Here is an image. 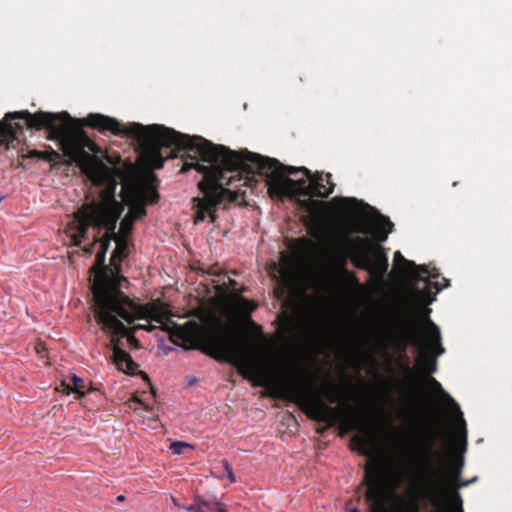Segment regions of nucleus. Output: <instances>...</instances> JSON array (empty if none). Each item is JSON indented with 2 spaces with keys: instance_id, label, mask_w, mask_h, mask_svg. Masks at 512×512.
Instances as JSON below:
<instances>
[{
  "instance_id": "nucleus-1",
  "label": "nucleus",
  "mask_w": 512,
  "mask_h": 512,
  "mask_svg": "<svg viewBox=\"0 0 512 512\" xmlns=\"http://www.w3.org/2000/svg\"><path fill=\"white\" fill-rule=\"evenodd\" d=\"M123 136H132L138 141L146 164L153 169H160L164 164L162 147L187 151L181 172L196 169L204 175L198 184L203 197L194 199L195 224L204 221L207 216L213 222L215 209L223 199L226 196H229L230 201L235 199L233 193L223 187L224 184L232 185V177H227V173L263 177L271 196L327 197L333 192L330 174L326 175V179L321 174L312 177L304 167L284 166L274 158L249 151L238 153L201 136L182 134L163 125L132 123L123 126Z\"/></svg>"
},
{
  "instance_id": "nucleus-2",
  "label": "nucleus",
  "mask_w": 512,
  "mask_h": 512,
  "mask_svg": "<svg viewBox=\"0 0 512 512\" xmlns=\"http://www.w3.org/2000/svg\"><path fill=\"white\" fill-rule=\"evenodd\" d=\"M135 305L141 306L134 302ZM152 305L157 309L158 317L146 318L148 323L157 322L163 325V330L170 335L171 341L176 344L182 343L187 348L198 349L210 355L216 360L225 361L233 365L238 373L245 379L252 381L254 386L266 387L271 390L272 395L289 399L294 402L303 403L308 407L310 418L327 423L334 424V408L325 404L319 397L312 395V386L310 383L299 379L274 378L262 365L261 354L258 350L244 347L235 336L231 327L218 317H211L204 325L196 321H187L184 325H178L167 318L166 312L155 303H148L144 306ZM124 326L123 332L106 331L113 336H127L128 341L138 346V340L131 334L123 322L129 324L122 317L118 318ZM137 320H139L137 318ZM136 318L130 322L132 324ZM155 326L136 325L132 328L133 332L138 329L152 331Z\"/></svg>"
},
{
  "instance_id": "nucleus-3",
  "label": "nucleus",
  "mask_w": 512,
  "mask_h": 512,
  "mask_svg": "<svg viewBox=\"0 0 512 512\" xmlns=\"http://www.w3.org/2000/svg\"><path fill=\"white\" fill-rule=\"evenodd\" d=\"M116 183L104 189L99 199L83 204L74 214L66 227V234L72 245L79 246L82 242L92 239L93 243L83 248L91 254L95 243L99 240L97 233L90 235L89 227L99 231L104 229V240H114L116 249L113 258L127 256V237L133 231L136 220L146 216V206L155 203L158 193L147 186L137 183L122 185V201L115 196Z\"/></svg>"
},
{
  "instance_id": "nucleus-4",
  "label": "nucleus",
  "mask_w": 512,
  "mask_h": 512,
  "mask_svg": "<svg viewBox=\"0 0 512 512\" xmlns=\"http://www.w3.org/2000/svg\"><path fill=\"white\" fill-rule=\"evenodd\" d=\"M12 119H23L30 128L41 130L46 128L49 131V139L58 140L61 149L72 162H75L82 171L96 184H100L105 177V167L90 154L86 149L96 152L95 144L82 132L72 129V118L66 112L50 113L39 111L31 114L28 111H17L7 113L0 122V137H12L22 126L18 123L12 124Z\"/></svg>"
},
{
  "instance_id": "nucleus-5",
  "label": "nucleus",
  "mask_w": 512,
  "mask_h": 512,
  "mask_svg": "<svg viewBox=\"0 0 512 512\" xmlns=\"http://www.w3.org/2000/svg\"><path fill=\"white\" fill-rule=\"evenodd\" d=\"M108 241L101 242V250L97 252L95 279L92 284L93 291V312L99 326L106 331L123 332L124 326L119 317L129 323L135 318L146 319L158 317L155 306H137L122 291V282L126 279L118 274H109L104 265Z\"/></svg>"
},
{
  "instance_id": "nucleus-6",
  "label": "nucleus",
  "mask_w": 512,
  "mask_h": 512,
  "mask_svg": "<svg viewBox=\"0 0 512 512\" xmlns=\"http://www.w3.org/2000/svg\"><path fill=\"white\" fill-rule=\"evenodd\" d=\"M392 223L382 215H378L372 224L366 221L355 223H345L335 231L331 248L345 262L350 258L353 264L363 270L368 271L375 278H382L387 270V259L382 250L376 252V261L370 258L373 249L371 241L367 237L354 236L353 233L374 234L379 240L384 241L387 238Z\"/></svg>"
},
{
  "instance_id": "nucleus-7",
  "label": "nucleus",
  "mask_w": 512,
  "mask_h": 512,
  "mask_svg": "<svg viewBox=\"0 0 512 512\" xmlns=\"http://www.w3.org/2000/svg\"><path fill=\"white\" fill-rule=\"evenodd\" d=\"M441 435H444V431L434 425L424 437H421L416 446L420 468L419 495L437 507L444 506L445 488L447 485L444 473L439 469H434L432 465V456H440L438 452L433 451V448L436 440Z\"/></svg>"
},
{
  "instance_id": "nucleus-8",
  "label": "nucleus",
  "mask_w": 512,
  "mask_h": 512,
  "mask_svg": "<svg viewBox=\"0 0 512 512\" xmlns=\"http://www.w3.org/2000/svg\"><path fill=\"white\" fill-rule=\"evenodd\" d=\"M407 340L419 350L417 364L420 369L428 375L435 373L436 358L445 352L439 327L426 317L424 327L418 332H410Z\"/></svg>"
},
{
  "instance_id": "nucleus-9",
  "label": "nucleus",
  "mask_w": 512,
  "mask_h": 512,
  "mask_svg": "<svg viewBox=\"0 0 512 512\" xmlns=\"http://www.w3.org/2000/svg\"><path fill=\"white\" fill-rule=\"evenodd\" d=\"M394 262L397 265H404V272L411 278H416L427 283L429 287H434L440 291L449 286V281L438 275L436 271H429L425 266H417L414 262L405 259L402 254L397 251L394 254Z\"/></svg>"
},
{
  "instance_id": "nucleus-10",
  "label": "nucleus",
  "mask_w": 512,
  "mask_h": 512,
  "mask_svg": "<svg viewBox=\"0 0 512 512\" xmlns=\"http://www.w3.org/2000/svg\"><path fill=\"white\" fill-rule=\"evenodd\" d=\"M427 384L431 388V390L440 398V401L446 405L451 413L455 415L457 418V421L459 422L463 434V438H466V427H465V421L463 419V414L460 410V407L458 403L451 397L450 394H448L442 387V385L435 379V378H429L427 380Z\"/></svg>"
},
{
  "instance_id": "nucleus-11",
  "label": "nucleus",
  "mask_w": 512,
  "mask_h": 512,
  "mask_svg": "<svg viewBox=\"0 0 512 512\" xmlns=\"http://www.w3.org/2000/svg\"><path fill=\"white\" fill-rule=\"evenodd\" d=\"M110 344L113 350L114 362L120 370H133L134 362L128 353L120 348V339L112 337Z\"/></svg>"
},
{
  "instance_id": "nucleus-12",
  "label": "nucleus",
  "mask_w": 512,
  "mask_h": 512,
  "mask_svg": "<svg viewBox=\"0 0 512 512\" xmlns=\"http://www.w3.org/2000/svg\"><path fill=\"white\" fill-rule=\"evenodd\" d=\"M274 269L278 271L281 282L285 286H291L294 281V270L290 263L285 261L280 267L274 266Z\"/></svg>"
},
{
  "instance_id": "nucleus-13",
  "label": "nucleus",
  "mask_w": 512,
  "mask_h": 512,
  "mask_svg": "<svg viewBox=\"0 0 512 512\" xmlns=\"http://www.w3.org/2000/svg\"><path fill=\"white\" fill-rule=\"evenodd\" d=\"M324 396L332 404L339 403L341 401V393L334 386H327L324 390Z\"/></svg>"
},
{
  "instance_id": "nucleus-14",
  "label": "nucleus",
  "mask_w": 512,
  "mask_h": 512,
  "mask_svg": "<svg viewBox=\"0 0 512 512\" xmlns=\"http://www.w3.org/2000/svg\"><path fill=\"white\" fill-rule=\"evenodd\" d=\"M128 408L137 412L142 407L145 411L150 412L152 411V408L145 404L141 399H139L137 396H133L128 402H127Z\"/></svg>"
},
{
  "instance_id": "nucleus-15",
  "label": "nucleus",
  "mask_w": 512,
  "mask_h": 512,
  "mask_svg": "<svg viewBox=\"0 0 512 512\" xmlns=\"http://www.w3.org/2000/svg\"><path fill=\"white\" fill-rule=\"evenodd\" d=\"M71 381L73 384V388L70 389L68 386L67 387L68 391H73L75 393H78L80 395V397L84 396V392L82 391L85 388L83 379L78 377L77 375H72Z\"/></svg>"
},
{
  "instance_id": "nucleus-16",
  "label": "nucleus",
  "mask_w": 512,
  "mask_h": 512,
  "mask_svg": "<svg viewBox=\"0 0 512 512\" xmlns=\"http://www.w3.org/2000/svg\"><path fill=\"white\" fill-rule=\"evenodd\" d=\"M193 449V446L187 442L174 441L170 444L169 450L175 455L182 454L184 449Z\"/></svg>"
},
{
  "instance_id": "nucleus-17",
  "label": "nucleus",
  "mask_w": 512,
  "mask_h": 512,
  "mask_svg": "<svg viewBox=\"0 0 512 512\" xmlns=\"http://www.w3.org/2000/svg\"><path fill=\"white\" fill-rule=\"evenodd\" d=\"M238 308L242 313L249 315L256 309V305L246 299H240L238 302Z\"/></svg>"
},
{
  "instance_id": "nucleus-18",
  "label": "nucleus",
  "mask_w": 512,
  "mask_h": 512,
  "mask_svg": "<svg viewBox=\"0 0 512 512\" xmlns=\"http://www.w3.org/2000/svg\"><path fill=\"white\" fill-rule=\"evenodd\" d=\"M251 326L256 334V337H257V340H256V344L259 345V346H266L267 345V340L266 338L264 337L263 335V331H262V328L261 326L259 325H256L254 324L253 322H251Z\"/></svg>"
},
{
  "instance_id": "nucleus-19",
  "label": "nucleus",
  "mask_w": 512,
  "mask_h": 512,
  "mask_svg": "<svg viewBox=\"0 0 512 512\" xmlns=\"http://www.w3.org/2000/svg\"><path fill=\"white\" fill-rule=\"evenodd\" d=\"M222 466L226 472V475H227V478L229 479V481L231 483L236 482V477L233 473V469H232L231 465L229 464V462L226 460L222 461Z\"/></svg>"
},
{
  "instance_id": "nucleus-20",
  "label": "nucleus",
  "mask_w": 512,
  "mask_h": 512,
  "mask_svg": "<svg viewBox=\"0 0 512 512\" xmlns=\"http://www.w3.org/2000/svg\"><path fill=\"white\" fill-rule=\"evenodd\" d=\"M182 509L193 512H207L203 509V505L197 500L194 504L181 506Z\"/></svg>"
},
{
  "instance_id": "nucleus-21",
  "label": "nucleus",
  "mask_w": 512,
  "mask_h": 512,
  "mask_svg": "<svg viewBox=\"0 0 512 512\" xmlns=\"http://www.w3.org/2000/svg\"><path fill=\"white\" fill-rule=\"evenodd\" d=\"M354 441L360 446L361 452L364 454H369L367 445H368V439L365 437H355Z\"/></svg>"
},
{
  "instance_id": "nucleus-22",
  "label": "nucleus",
  "mask_w": 512,
  "mask_h": 512,
  "mask_svg": "<svg viewBox=\"0 0 512 512\" xmlns=\"http://www.w3.org/2000/svg\"><path fill=\"white\" fill-rule=\"evenodd\" d=\"M406 512H419V506L415 501H410L406 505Z\"/></svg>"
},
{
  "instance_id": "nucleus-23",
  "label": "nucleus",
  "mask_w": 512,
  "mask_h": 512,
  "mask_svg": "<svg viewBox=\"0 0 512 512\" xmlns=\"http://www.w3.org/2000/svg\"><path fill=\"white\" fill-rule=\"evenodd\" d=\"M197 500L199 501V503L201 505H203V509L206 510L207 512L211 511L213 509L211 500H202V499H197Z\"/></svg>"
},
{
  "instance_id": "nucleus-24",
  "label": "nucleus",
  "mask_w": 512,
  "mask_h": 512,
  "mask_svg": "<svg viewBox=\"0 0 512 512\" xmlns=\"http://www.w3.org/2000/svg\"><path fill=\"white\" fill-rule=\"evenodd\" d=\"M212 502V508L215 506L216 508H218L222 503L220 500H218L217 498H214L211 500Z\"/></svg>"
},
{
  "instance_id": "nucleus-25",
  "label": "nucleus",
  "mask_w": 512,
  "mask_h": 512,
  "mask_svg": "<svg viewBox=\"0 0 512 512\" xmlns=\"http://www.w3.org/2000/svg\"><path fill=\"white\" fill-rule=\"evenodd\" d=\"M217 512H228V510L221 504L218 508H216Z\"/></svg>"
},
{
  "instance_id": "nucleus-26",
  "label": "nucleus",
  "mask_w": 512,
  "mask_h": 512,
  "mask_svg": "<svg viewBox=\"0 0 512 512\" xmlns=\"http://www.w3.org/2000/svg\"><path fill=\"white\" fill-rule=\"evenodd\" d=\"M344 202H350V203H357V200L355 198H343Z\"/></svg>"
},
{
  "instance_id": "nucleus-27",
  "label": "nucleus",
  "mask_w": 512,
  "mask_h": 512,
  "mask_svg": "<svg viewBox=\"0 0 512 512\" xmlns=\"http://www.w3.org/2000/svg\"><path fill=\"white\" fill-rule=\"evenodd\" d=\"M347 512H360L357 508H347Z\"/></svg>"
},
{
  "instance_id": "nucleus-28",
  "label": "nucleus",
  "mask_w": 512,
  "mask_h": 512,
  "mask_svg": "<svg viewBox=\"0 0 512 512\" xmlns=\"http://www.w3.org/2000/svg\"><path fill=\"white\" fill-rule=\"evenodd\" d=\"M468 482H465V483H461V484H456V489L457 488H460L462 486H467Z\"/></svg>"
},
{
  "instance_id": "nucleus-29",
  "label": "nucleus",
  "mask_w": 512,
  "mask_h": 512,
  "mask_svg": "<svg viewBox=\"0 0 512 512\" xmlns=\"http://www.w3.org/2000/svg\"><path fill=\"white\" fill-rule=\"evenodd\" d=\"M124 499H125V497H124L123 495H119V496L117 497V500H118V501H120V502H121V501H124Z\"/></svg>"
},
{
  "instance_id": "nucleus-30",
  "label": "nucleus",
  "mask_w": 512,
  "mask_h": 512,
  "mask_svg": "<svg viewBox=\"0 0 512 512\" xmlns=\"http://www.w3.org/2000/svg\"><path fill=\"white\" fill-rule=\"evenodd\" d=\"M459 473H460L459 470L455 471V473H454L455 474V478H457L459 476Z\"/></svg>"
}]
</instances>
